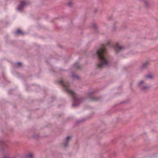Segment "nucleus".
<instances>
[{"mask_svg":"<svg viewBox=\"0 0 158 158\" xmlns=\"http://www.w3.org/2000/svg\"><path fill=\"white\" fill-rule=\"evenodd\" d=\"M149 87L148 86H146L144 87L142 89L144 90H145L147 89Z\"/></svg>","mask_w":158,"mask_h":158,"instance_id":"obj_9","label":"nucleus"},{"mask_svg":"<svg viewBox=\"0 0 158 158\" xmlns=\"http://www.w3.org/2000/svg\"><path fill=\"white\" fill-rule=\"evenodd\" d=\"M4 158H9V157H7L6 156H4Z\"/></svg>","mask_w":158,"mask_h":158,"instance_id":"obj_15","label":"nucleus"},{"mask_svg":"<svg viewBox=\"0 0 158 158\" xmlns=\"http://www.w3.org/2000/svg\"><path fill=\"white\" fill-rule=\"evenodd\" d=\"M68 5L69 6H70L71 5V4L69 3H68Z\"/></svg>","mask_w":158,"mask_h":158,"instance_id":"obj_16","label":"nucleus"},{"mask_svg":"<svg viewBox=\"0 0 158 158\" xmlns=\"http://www.w3.org/2000/svg\"><path fill=\"white\" fill-rule=\"evenodd\" d=\"M22 65V63H20V62L17 63L16 64V65L17 67H19V66H21Z\"/></svg>","mask_w":158,"mask_h":158,"instance_id":"obj_8","label":"nucleus"},{"mask_svg":"<svg viewBox=\"0 0 158 158\" xmlns=\"http://www.w3.org/2000/svg\"><path fill=\"white\" fill-rule=\"evenodd\" d=\"M27 3L24 1H22L20 2V4L18 6L17 9L19 11L22 10L24 7L26 5Z\"/></svg>","mask_w":158,"mask_h":158,"instance_id":"obj_3","label":"nucleus"},{"mask_svg":"<svg viewBox=\"0 0 158 158\" xmlns=\"http://www.w3.org/2000/svg\"><path fill=\"white\" fill-rule=\"evenodd\" d=\"M123 48V47L120 46L118 43H116L114 46V48L116 52H118V50H120Z\"/></svg>","mask_w":158,"mask_h":158,"instance_id":"obj_4","label":"nucleus"},{"mask_svg":"<svg viewBox=\"0 0 158 158\" xmlns=\"http://www.w3.org/2000/svg\"><path fill=\"white\" fill-rule=\"evenodd\" d=\"M147 77L148 78H151L152 77V76L151 75H148Z\"/></svg>","mask_w":158,"mask_h":158,"instance_id":"obj_12","label":"nucleus"},{"mask_svg":"<svg viewBox=\"0 0 158 158\" xmlns=\"http://www.w3.org/2000/svg\"><path fill=\"white\" fill-rule=\"evenodd\" d=\"M77 68L79 69H80V68H79V67L78 66H77Z\"/></svg>","mask_w":158,"mask_h":158,"instance_id":"obj_18","label":"nucleus"},{"mask_svg":"<svg viewBox=\"0 0 158 158\" xmlns=\"http://www.w3.org/2000/svg\"><path fill=\"white\" fill-rule=\"evenodd\" d=\"M59 83L62 85L65 91L70 94L73 98V106H77L80 103L82 100V99L78 98L73 91L69 88V84L68 83H64L63 80H60L59 81Z\"/></svg>","mask_w":158,"mask_h":158,"instance_id":"obj_2","label":"nucleus"},{"mask_svg":"<svg viewBox=\"0 0 158 158\" xmlns=\"http://www.w3.org/2000/svg\"><path fill=\"white\" fill-rule=\"evenodd\" d=\"M147 64H148V62H146V63H144L143 65V67H145L146 66V65Z\"/></svg>","mask_w":158,"mask_h":158,"instance_id":"obj_11","label":"nucleus"},{"mask_svg":"<svg viewBox=\"0 0 158 158\" xmlns=\"http://www.w3.org/2000/svg\"><path fill=\"white\" fill-rule=\"evenodd\" d=\"M94 27L95 28H96V26L95 24H94Z\"/></svg>","mask_w":158,"mask_h":158,"instance_id":"obj_14","label":"nucleus"},{"mask_svg":"<svg viewBox=\"0 0 158 158\" xmlns=\"http://www.w3.org/2000/svg\"><path fill=\"white\" fill-rule=\"evenodd\" d=\"M28 157L30 158H31L33 156V154L31 153L29 154L28 155Z\"/></svg>","mask_w":158,"mask_h":158,"instance_id":"obj_10","label":"nucleus"},{"mask_svg":"<svg viewBox=\"0 0 158 158\" xmlns=\"http://www.w3.org/2000/svg\"><path fill=\"white\" fill-rule=\"evenodd\" d=\"M110 44V42H108L107 44H103L102 48L97 52L99 60V63L98 64L97 66L99 68H103L108 64V61L106 57V48Z\"/></svg>","mask_w":158,"mask_h":158,"instance_id":"obj_1","label":"nucleus"},{"mask_svg":"<svg viewBox=\"0 0 158 158\" xmlns=\"http://www.w3.org/2000/svg\"><path fill=\"white\" fill-rule=\"evenodd\" d=\"M98 98L95 97H93L92 99L91 100L93 101H95L98 100Z\"/></svg>","mask_w":158,"mask_h":158,"instance_id":"obj_7","label":"nucleus"},{"mask_svg":"<svg viewBox=\"0 0 158 158\" xmlns=\"http://www.w3.org/2000/svg\"><path fill=\"white\" fill-rule=\"evenodd\" d=\"M71 139V137L70 136L67 137L66 139L65 143H64L63 145L64 147H66L68 145V142Z\"/></svg>","mask_w":158,"mask_h":158,"instance_id":"obj_5","label":"nucleus"},{"mask_svg":"<svg viewBox=\"0 0 158 158\" xmlns=\"http://www.w3.org/2000/svg\"><path fill=\"white\" fill-rule=\"evenodd\" d=\"M145 4L146 5L147 4V1H145Z\"/></svg>","mask_w":158,"mask_h":158,"instance_id":"obj_17","label":"nucleus"},{"mask_svg":"<svg viewBox=\"0 0 158 158\" xmlns=\"http://www.w3.org/2000/svg\"><path fill=\"white\" fill-rule=\"evenodd\" d=\"M15 33L16 35L21 34L23 35L24 32L20 29H17L15 31Z\"/></svg>","mask_w":158,"mask_h":158,"instance_id":"obj_6","label":"nucleus"},{"mask_svg":"<svg viewBox=\"0 0 158 158\" xmlns=\"http://www.w3.org/2000/svg\"><path fill=\"white\" fill-rule=\"evenodd\" d=\"M143 82V81H141L139 83V85H140Z\"/></svg>","mask_w":158,"mask_h":158,"instance_id":"obj_13","label":"nucleus"}]
</instances>
